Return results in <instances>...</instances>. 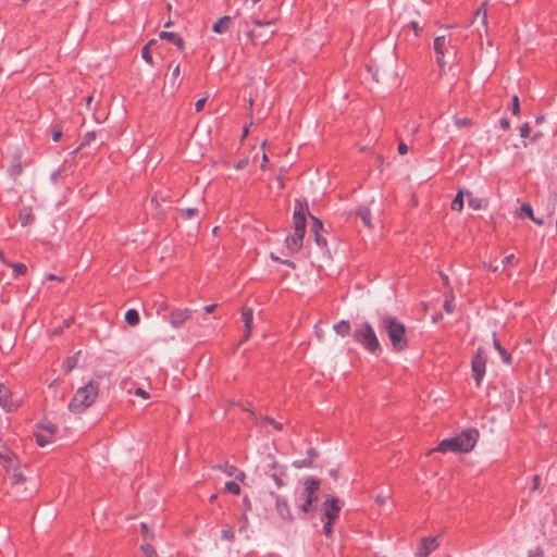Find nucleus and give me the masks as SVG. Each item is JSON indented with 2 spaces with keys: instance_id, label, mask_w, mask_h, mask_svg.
I'll list each match as a JSON object with an SVG mask.
<instances>
[{
  "instance_id": "nucleus-1",
  "label": "nucleus",
  "mask_w": 557,
  "mask_h": 557,
  "mask_svg": "<svg viewBox=\"0 0 557 557\" xmlns=\"http://www.w3.org/2000/svg\"><path fill=\"white\" fill-rule=\"evenodd\" d=\"M377 326L381 332L387 335L394 351L400 352L408 348L407 327L396 317L391 314L381 315Z\"/></svg>"
},
{
  "instance_id": "nucleus-2",
  "label": "nucleus",
  "mask_w": 557,
  "mask_h": 557,
  "mask_svg": "<svg viewBox=\"0 0 557 557\" xmlns=\"http://www.w3.org/2000/svg\"><path fill=\"white\" fill-rule=\"evenodd\" d=\"M309 214L308 206L299 199L295 200L294 206V234L285 239L286 247L290 252L298 251L302 246L306 232V216Z\"/></svg>"
},
{
  "instance_id": "nucleus-3",
  "label": "nucleus",
  "mask_w": 557,
  "mask_h": 557,
  "mask_svg": "<svg viewBox=\"0 0 557 557\" xmlns=\"http://www.w3.org/2000/svg\"><path fill=\"white\" fill-rule=\"evenodd\" d=\"M478 438V430L468 429L454 437L443 440L436 450L441 453H469L475 446Z\"/></svg>"
},
{
  "instance_id": "nucleus-4",
  "label": "nucleus",
  "mask_w": 557,
  "mask_h": 557,
  "mask_svg": "<svg viewBox=\"0 0 557 557\" xmlns=\"http://www.w3.org/2000/svg\"><path fill=\"white\" fill-rule=\"evenodd\" d=\"M99 383L89 381L86 385L79 387L71 401L69 403V410L73 413H82L89 408L98 397Z\"/></svg>"
},
{
  "instance_id": "nucleus-5",
  "label": "nucleus",
  "mask_w": 557,
  "mask_h": 557,
  "mask_svg": "<svg viewBox=\"0 0 557 557\" xmlns=\"http://www.w3.org/2000/svg\"><path fill=\"white\" fill-rule=\"evenodd\" d=\"M352 338L372 355H379L382 351L376 333L369 322L357 325L352 333Z\"/></svg>"
},
{
  "instance_id": "nucleus-6",
  "label": "nucleus",
  "mask_w": 557,
  "mask_h": 557,
  "mask_svg": "<svg viewBox=\"0 0 557 557\" xmlns=\"http://www.w3.org/2000/svg\"><path fill=\"white\" fill-rule=\"evenodd\" d=\"M321 481L315 478H308L304 482V490L297 498V507L304 512L308 513L314 510L313 502L318 499Z\"/></svg>"
},
{
  "instance_id": "nucleus-7",
  "label": "nucleus",
  "mask_w": 557,
  "mask_h": 557,
  "mask_svg": "<svg viewBox=\"0 0 557 557\" xmlns=\"http://www.w3.org/2000/svg\"><path fill=\"white\" fill-rule=\"evenodd\" d=\"M23 156L24 151L21 147H16L11 156L7 173L13 181H16L24 172Z\"/></svg>"
},
{
  "instance_id": "nucleus-8",
  "label": "nucleus",
  "mask_w": 557,
  "mask_h": 557,
  "mask_svg": "<svg viewBox=\"0 0 557 557\" xmlns=\"http://www.w3.org/2000/svg\"><path fill=\"white\" fill-rule=\"evenodd\" d=\"M486 367V357L481 348L478 349L472 359V373L476 385L479 386L484 377Z\"/></svg>"
},
{
  "instance_id": "nucleus-9",
  "label": "nucleus",
  "mask_w": 557,
  "mask_h": 557,
  "mask_svg": "<svg viewBox=\"0 0 557 557\" xmlns=\"http://www.w3.org/2000/svg\"><path fill=\"white\" fill-rule=\"evenodd\" d=\"M20 403L17 399L13 398V394L8 386L3 383H0V407L8 411H14L18 408Z\"/></svg>"
},
{
  "instance_id": "nucleus-10",
  "label": "nucleus",
  "mask_w": 557,
  "mask_h": 557,
  "mask_svg": "<svg viewBox=\"0 0 557 557\" xmlns=\"http://www.w3.org/2000/svg\"><path fill=\"white\" fill-rule=\"evenodd\" d=\"M154 539V534L148 529L145 522H141V553L146 557H158L157 550L147 542Z\"/></svg>"
},
{
  "instance_id": "nucleus-11",
  "label": "nucleus",
  "mask_w": 557,
  "mask_h": 557,
  "mask_svg": "<svg viewBox=\"0 0 557 557\" xmlns=\"http://www.w3.org/2000/svg\"><path fill=\"white\" fill-rule=\"evenodd\" d=\"M270 495L275 500V507H276V511H277V515L280 516V518L284 521L292 522L294 517L292 515V511H290L287 500L284 497H281L280 495H277L276 493H273V492H271Z\"/></svg>"
},
{
  "instance_id": "nucleus-12",
  "label": "nucleus",
  "mask_w": 557,
  "mask_h": 557,
  "mask_svg": "<svg viewBox=\"0 0 557 557\" xmlns=\"http://www.w3.org/2000/svg\"><path fill=\"white\" fill-rule=\"evenodd\" d=\"M324 517L329 521H335L341 511L339 499L336 497H327L323 503Z\"/></svg>"
},
{
  "instance_id": "nucleus-13",
  "label": "nucleus",
  "mask_w": 557,
  "mask_h": 557,
  "mask_svg": "<svg viewBox=\"0 0 557 557\" xmlns=\"http://www.w3.org/2000/svg\"><path fill=\"white\" fill-rule=\"evenodd\" d=\"M438 543L436 537H423L416 552L417 557H428L434 549H436Z\"/></svg>"
},
{
  "instance_id": "nucleus-14",
  "label": "nucleus",
  "mask_w": 557,
  "mask_h": 557,
  "mask_svg": "<svg viewBox=\"0 0 557 557\" xmlns=\"http://www.w3.org/2000/svg\"><path fill=\"white\" fill-rule=\"evenodd\" d=\"M191 315V310L188 308L185 309H174L170 314V323L173 327L182 326Z\"/></svg>"
},
{
  "instance_id": "nucleus-15",
  "label": "nucleus",
  "mask_w": 557,
  "mask_h": 557,
  "mask_svg": "<svg viewBox=\"0 0 557 557\" xmlns=\"http://www.w3.org/2000/svg\"><path fill=\"white\" fill-rule=\"evenodd\" d=\"M242 318L245 326L244 339H247L250 336L252 330V309L248 307L243 308Z\"/></svg>"
},
{
  "instance_id": "nucleus-16",
  "label": "nucleus",
  "mask_w": 557,
  "mask_h": 557,
  "mask_svg": "<svg viewBox=\"0 0 557 557\" xmlns=\"http://www.w3.org/2000/svg\"><path fill=\"white\" fill-rule=\"evenodd\" d=\"M35 220L32 207H23L18 211V221L23 227L32 224Z\"/></svg>"
},
{
  "instance_id": "nucleus-17",
  "label": "nucleus",
  "mask_w": 557,
  "mask_h": 557,
  "mask_svg": "<svg viewBox=\"0 0 557 557\" xmlns=\"http://www.w3.org/2000/svg\"><path fill=\"white\" fill-rule=\"evenodd\" d=\"M271 468L274 470V472L271 474V478L275 482L277 487H282L285 485V482L283 480V475L285 474V468L278 467L275 461H272Z\"/></svg>"
},
{
  "instance_id": "nucleus-18",
  "label": "nucleus",
  "mask_w": 557,
  "mask_h": 557,
  "mask_svg": "<svg viewBox=\"0 0 557 557\" xmlns=\"http://www.w3.org/2000/svg\"><path fill=\"white\" fill-rule=\"evenodd\" d=\"M219 469H221L227 476H234L238 481H243L245 478V473L233 465L226 463L224 466H220Z\"/></svg>"
},
{
  "instance_id": "nucleus-19",
  "label": "nucleus",
  "mask_w": 557,
  "mask_h": 557,
  "mask_svg": "<svg viewBox=\"0 0 557 557\" xmlns=\"http://www.w3.org/2000/svg\"><path fill=\"white\" fill-rule=\"evenodd\" d=\"M230 23H231V17L227 16V15H224V16L220 17L213 24L212 32H214L216 34H223V33H225L228 29Z\"/></svg>"
},
{
  "instance_id": "nucleus-20",
  "label": "nucleus",
  "mask_w": 557,
  "mask_h": 557,
  "mask_svg": "<svg viewBox=\"0 0 557 557\" xmlns=\"http://www.w3.org/2000/svg\"><path fill=\"white\" fill-rule=\"evenodd\" d=\"M12 487L16 490V494L20 493V486L28 481V479L18 470H14L11 475Z\"/></svg>"
},
{
  "instance_id": "nucleus-21",
  "label": "nucleus",
  "mask_w": 557,
  "mask_h": 557,
  "mask_svg": "<svg viewBox=\"0 0 557 557\" xmlns=\"http://www.w3.org/2000/svg\"><path fill=\"white\" fill-rule=\"evenodd\" d=\"M160 37L162 39H168L173 45H175L178 49H183V47H184L183 39L178 36V34H176L174 32H162L160 34Z\"/></svg>"
},
{
  "instance_id": "nucleus-22",
  "label": "nucleus",
  "mask_w": 557,
  "mask_h": 557,
  "mask_svg": "<svg viewBox=\"0 0 557 557\" xmlns=\"http://www.w3.org/2000/svg\"><path fill=\"white\" fill-rule=\"evenodd\" d=\"M493 345L495 349L499 352L502 360L510 364L511 363V356L508 354V351L500 345V343L496 338V333H493Z\"/></svg>"
},
{
  "instance_id": "nucleus-23",
  "label": "nucleus",
  "mask_w": 557,
  "mask_h": 557,
  "mask_svg": "<svg viewBox=\"0 0 557 557\" xmlns=\"http://www.w3.org/2000/svg\"><path fill=\"white\" fill-rule=\"evenodd\" d=\"M81 351H77L76 354H74L73 356H69L66 357L63 362H62V370L64 373H70L74 368H76L77 366V356L79 355Z\"/></svg>"
},
{
  "instance_id": "nucleus-24",
  "label": "nucleus",
  "mask_w": 557,
  "mask_h": 557,
  "mask_svg": "<svg viewBox=\"0 0 557 557\" xmlns=\"http://www.w3.org/2000/svg\"><path fill=\"white\" fill-rule=\"evenodd\" d=\"M333 329H334L335 333L341 336H346V335L350 334V331H351L350 324L346 320H342V321L335 323Z\"/></svg>"
},
{
  "instance_id": "nucleus-25",
  "label": "nucleus",
  "mask_w": 557,
  "mask_h": 557,
  "mask_svg": "<svg viewBox=\"0 0 557 557\" xmlns=\"http://www.w3.org/2000/svg\"><path fill=\"white\" fill-rule=\"evenodd\" d=\"M37 426L46 431L50 436H53L58 431V425L47 419H44L42 421L38 422Z\"/></svg>"
},
{
  "instance_id": "nucleus-26",
  "label": "nucleus",
  "mask_w": 557,
  "mask_h": 557,
  "mask_svg": "<svg viewBox=\"0 0 557 557\" xmlns=\"http://www.w3.org/2000/svg\"><path fill=\"white\" fill-rule=\"evenodd\" d=\"M356 214L361 219V221L363 222V224L367 227H369V228L372 227L371 212H370L369 208H367V207L359 208V210L356 212Z\"/></svg>"
},
{
  "instance_id": "nucleus-27",
  "label": "nucleus",
  "mask_w": 557,
  "mask_h": 557,
  "mask_svg": "<svg viewBox=\"0 0 557 557\" xmlns=\"http://www.w3.org/2000/svg\"><path fill=\"white\" fill-rule=\"evenodd\" d=\"M96 139V132L95 131H91V132H87L82 140H81V144L79 146L72 152L73 154H76L78 152V150L83 149L84 147L90 145L91 141H94Z\"/></svg>"
},
{
  "instance_id": "nucleus-28",
  "label": "nucleus",
  "mask_w": 557,
  "mask_h": 557,
  "mask_svg": "<svg viewBox=\"0 0 557 557\" xmlns=\"http://www.w3.org/2000/svg\"><path fill=\"white\" fill-rule=\"evenodd\" d=\"M125 322L131 326H135L139 323V312L132 308L128 309L125 313Z\"/></svg>"
},
{
  "instance_id": "nucleus-29",
  "label": "nucleus",
  "mask_w": 557,
  "mask_h": 557,
  "mask_svg": "<svg viewBox=\"0 0 557 557\" xmlns=\"http://www.w3.org/2000/svg\"><path fill=\"white\" fill-rule=\"evenodd\" d=\"M7 264L13 269L14 276L25 275L27 272V267L24 263L8 262Z\"/></svg>"
},
{
  "instance_id": "nucleus-30",
  "label": "nucleus",
  "mask_w": 557,
  "mask_h": 557,
  "mask_svg": "<svg viewBox=\"0 0 557 557\" xmlns=\"http://www.w3.org/2000/svg\"><path fill=\"white\" fill-rule=\"evenodd\" d=\"M463 191L459 190L458 194L455 196V198L451 201V209L454 211H461L463 208Z\"/></svg>"
},
{
  "instance_id": "nucleus-31",
  "label": "nucleus",
  "mask_w": 557,
  "mask_h": 557,
  "mask_svg": "<svg viewBox=\"0 0 557 557\" xmlns=\"http://www.w3.org/2000/svg\"><path fill=\"white\" fill-rule=\"evenodd\" d=\"M34 436H35V441H36L37 445L40 447L47 446L51 442V437H52L49 434H42L39 432H35Z\"/></svg>"
},
{
  "instance_id": "nucleus-32",
  "label": "nucleus",
  "mask_w": 557,
  "mask_h": 557,
  "mask_svg": "<svg viewBox=\"0 0 557 557\" xmlns=\"http://www.w3.org/2000/svg\"><path fill=\"white\" fill-rule=\"evenodd\" d=\"M446 45V38L444 36L436 37L434 39V50L436 54L444 55V47Z\"/></svg>"
},
{
  "instance_id": "nucleus-33",
  "label": "nucleus",
  "mask_w": 557,
  "mask_h": 557,
  "mask_svg": "<svg viewBox=\"0 0 557 557\" xmlns=\"http://www.w3.org/2000/svg\"><path fill=\"white\" fill-rule=\"evenodd\" d=\"M475 17H481V22L483 26H486L487 24V10H486V2H483L481 7L475 12Z\"/></svg>"
},
{
  "instance_id": "nucleus-34",
  "label": "nucleus",
  "mask_w": 557,
  "mask_h": 557,
  "mask_svg": "<svg viewBox=\"0 0 557 557\" xmlns=\"http://www.w3.org/2000/svg\"><path fill=\"white\" fill-rule=\"evenodd\" d=\"M466 195L468 197V205H469L470 208H472L474 210L481 209V205H482V200L481 199L471 197V193L470 191H467Z\"/></svg>"
},
{
  "instance_id": "nucleus-35",
  "label": "nucleus",
  "mask_w": 557,
  "mask_h": 557,
  "mask_svg": "<svg viewBox=\"0 0 557 557\" xmlns=\"http://www.w3.org/2000/svg\"><path fill=\"white\" fill-rule=\"evenodd\" d=\"M293 467L296 469L310 468L312 466L311 458H305L293 461Z\"/></svg>"
},
{
  "instance_id": "nucleus-36",
  "label": "nucleus",
  "mask_w": 557,
  "mask_h": 557,
  "mask_svg": "<svg viewBox=\"0 0 557 557\" xmlns=\"http://www.w3.org/2000/svg\"><path fill=\"white\" fill-rule=\"evenodd\" d=\"M225 490L234 495H238L240 493L239 485L233 481H228L225 483Z\"/></svg>"
},
{
  "instance_id": "nucleus-37",
  "label": "nucleus",
  "mask_w": 557,
  "mask_h": 557,
  "mask_svg": "<svg viewBox=\"0 0 557 557\" xmlns=\"http://www.w3.org/2000/svg\"><path fill=\"white\" fill-rule=\"evenodd\" d=\"M310 218H311V231H312V233L313 234L320 233V231L323 228L322 222L319 219H317V218H314L312 215H310Z\"/></svg>"
},
{
  "instance_id": "nucleus-38",
  "label": "nucleus",
  "mask_w": 557,
  "mask_h": 557,
  "mask_svg": "<svg viewBox=\"0 0 557 557\" xmlns=\"http://www.w3.org/2000/svg\"><path fill=\"white\" fill-rule=\"evenodd\" d=\"M62 127L60 125H53L51 134L52 140L58 143L62 138Z\"/></svg>"
},
{
  "instance_id": "nucleus-39",
  "label": "nucleus",
  "mask_w": 557,
  "mask_h": 557,
  "mask_svg": "<svg viewBox=\"0 0 557 557\" xmlns=\"http://www.w3.org/2000/svg\"><path fill=\"white\" fill-rule=\"evenodd\" d=\"M511 112L516 116L520 114V102L519 97L517 95H515L511 100Z\"/></svg>"
},
{
  "instance_id": "nucleus-40",
  "label": "nucleus",
  "mask_w": 557,
  "mask_h": 557,
  "mask_svg": "<svg viewBox=\"0 0 557 557\" xmlns=\"http://www.w3.org/2000/svg\"><path fill=\"white\" fill-rule=\"evenodd\" d=\"M472 124V121L467 117H455V125L458 128L470 126Z\"/></svg>"
},
{
  "instance_id": "nucleus-41",
  "label": "nucleus",
  "mask_w": 557,
  "mask_h": 557,
  "mask_svg": "<svg viewBox=\"0 0 557 557\" xmlns=\"http://www.w3.org/2000/svg\"><path fill=\"white\" fill-rule=\"evenodd\" d=\"M221 536L223 540L233 541L234 540V530L231 527L223 529L221 532Z\"/></svg>"
},
{
  "instance_id": "nucleus-42",
  "label": "nucleus",
  "mask_w": 557,
  "mask_h": 557,
  "mask_svg": "<svg viewBox=\"0 0 557 557\" xmlns=\"http://www.w3.org/2000/svg\"><path fill=\"white\" fill-rule=\"evenodd\" d=\"M181 212H182L183 218L191 219L193 216L198 214V209H196V208L182 209Z\"/></svg>"
},
{
  "instance_id": "nucleus-43",
  "label": "nucleus",
  "mask_w": 557,
  "mask_h": 557,
  "mask_svg": "<svg viewBox=\"0 0 557 557\" xmlns=\"http://www.w3.org/2000/svg\"><path fill=\"white\" fill-rule=\"evenodd\" d=\"M141 59L145 60L147 63H152V57L149 52L148 45L141 48Z\"/></svg>"
},
{
  "instance_id": "nucleus-44",
  "label": "nucleus",
  "mask_w": 557,
  "mask_h": 557,
  "mask_svg": "<svg viewBox=\"0 0 557 557\" xmlns=\"http://www.w3.org/2000/svg\"><path fill=\"white\" fill-rule=\"evenodd\" d=\"M521 213L530 219H533V209L529 203H523L520 208Z\"/></svg>"
},
{
  "instance_id": "nucleus-45",
  "label": "nucleus",
  "mask_w": 557,
  "mask_h": 557,
  "mask_svg": "<svg viewBox=\"0 0 557 557\" xmlns=\"http://www.w3.org/2000/svg\"><path fill=\"white\" fill-rule=\"evenodd\" d=\"M62 174V169H57L50 174V181L52 184L57 185L59 183L60 176Z\"/></svg>"
},
{
  "instance_id": "nucleus-46",
  "label": "nucleus",
  "mask_w": 557,
  "mask_h": 557,
  "mask_svg": "<svg viewBox=\"0 0 557 557\" xmlns=\"http://www.w3.org/2000/svg\"><path fill=\"white\" fill-rule=\"evenodd\" d=\"M262 421H263V422H267V423H269V424H272V425H273L276 430H278V431H280V430H282V428H283L282 423L276 422V421H275L273 418H271V417H264V418L262 419Z\"/></svg>"
},
{
  "instance_id": "nucleus-47",
  "label": "nucleus",
  "mask_w": 557,
  "mask_h": 557,
  "mask_svg": "<svg viewBox=\"0 0 557 557\" xmlns=\"http://www.w3.org/2000/svg\"><path fill=\"white\" fill-rule=\"evenodd\" d=\"M314 239L317 245L320 246L321 248L326 247V239L320 233L314 234Z\"/></svg>"
},
{
  "instance_id": "nucleus-48",
  "label": "nucleus",
  "mask_w": 557,
  "mask_h": 557,
  "mask_svg": "<svg viewBox=\"0 0 557 557\" xmlns=\"http://www.w3.org/2000/svg\"><path fill=\"white\" fill-rule=\"evenodd\" d=\"M334 521H329L326 520V522L324 523L323 525V533L325 536H331L332 535V525H333Z\"/></svg>"
},
{
  "instance_id": "nucleus-49",
  "label": "nucleus",
  "mask_w": 557,
  "mask_h": 557,
  "mask_svg": "<svg viewBox=\"0 0 557 557\" xmlns=\"http://www.w3.org/2000/svg\"><path fill=\"white\" fill-rule=\"evenodd\" d=\"M519 131H520V136H521L522 138L528 137V136L530 135V131H531L529 123H524V124L520 127V129H519Z\"/></svg>"
},
{
  "instance_id": "nucleus-50",
  "label": "nucleus",
  "mask_w": 557,
  "mask_h": 557,
  "mask_svg": "<svg viewBox=\"0 0 557 557\" xmlns=\"http://www.w3.org/2000/svg\"><path fill=\"white\" fill-rule=\"evenodd\" d=\"M206 101H207V98L198 99L197 102L195 103V110L197 112L201 111L203 109Z\"/></svg>"
},
{
  "instance_id": "nucleus-51",
  "label": "nucleus",
  "mask_w": 557,
  "mask_h": 557,
  "mask_svg": "<svg viewBox=\"0 0 557 557\" xmlns=\"http://www.w3.org/2000/svg\"><path fill=\"white\" fill-rule=\"evenodd\" d=\"M499 125H500V127H502L504 131H507V129H509V128H510V122H509V120H508V119H506V117H503V119H500V120H499Z\"/></svg>"
},
{
  "instance_id": "nucleus-52",
  "label": "nucleus",
  "mask_w": 557,
  "mask_h": 557,
  "mask_svg": "<svg viewBox=\"0 0 557 557\" xmlns=\"http://www.w3.org/2000/svg\"><path fill=\"white\" fill-rule=\"evenodd\" d=\"M398 152L400 154H406L408 152V146L405 143H399Z\"/></svg>"
},
{
  "instance_id": "nucleus-53",
  "label": "nucleus",
  "mask_w": 557,
  "mask_h": 557,
  "mask_svg": "<svg viewBox=\"0 0 557 557\" xmlns=\"http://www.w3.org/2000/svg\"><path fill=\"white\" fill-rule=\"evenodd\" d=\"M453 301L451 300H446L444 302V310L447 312V313H450L453 311Z\"/></svg>"
},
{
  "instance_id": "nucleus-54",
  "label": "nucleus",
  "mask_w": 557,
  "mask_h": 557,
  "mask_svg": "<svg viewBox=\"0 0 557 557\" xmlns=\"http://www.w3.org/2000/svg\"><path fill=\"white\" fill-rule=\"evenodd\" d=\"M247 164H248V160H246V159L239 160V161L235 164V169H236V170H242V169H244Z\"/></svg>"
},
{
  "instance_id": "nucleus-55",
  "label": "nucleus",
  "mask_w": 557,
  "mask_h": 557,
  "mask_svg": "<svg viewBox=\"0 0 557 557\" xmlns=\"http://www.w3.org/2000/svg\"><path fill=\"white\" fill-rule=\"evenodd\" d=\"M318 456V451L314 448H309L307 450V458H311V461H313V458Z\"/></svg>"
},
{
  "instance_id": "nucleus-56",
  "label": "nucleus",
  "mask_w": 557,
  "mask_h": 557,
  "mask_svg": "<svg viewBox=\"0 0 557 557\" xmlns=\"http://www.w3.org/2000/svg\"><path fill=\"white\" fill-rule=\"evenodd\" d=\"M513 258H515V256H513V255L506 256V257L504 258V260L502 261V263H503L504 265L510 264V263L512 262Z\"/></svg>"
},
{
  "instance_id": "nucleus-57",
  "label": "nucleus",
  "mask_w": 557,
  "mask_h": 557,
  "mask_svg": "<svg viewBox=\"0 0 557 557\" xmlns=\"http://www.w3.org/2000/svg\"><path fill=\"white\" fill-rule=\"evenodd\" d=\"M85 101H86V108L89 110L91 108L90 106L94 101V97L91 95H89L86 97Z\"/></svg>"
},
{
  "instance_id": "nucleus-58",
  "label": "nucleus",
  "mask_w": 557,
  "mask_h": 557,
  "mask_svg": "<svg viewBox=\"0 0 557 557\" xmlns=\"http://www.w3.org/2000/svg\"><path fill=\"white\" fill-rule=\"evenodd\" d=\"M443 58H444V55H440V54H437V58H436V62H437L438 66L442 69L445 66Z\"/></svg>"
},
{
  "instance_id": "nucleus-59",
  "label": "nucleus",
  "mask_w": 557,
  "mask_h": 557,
  "mask_svg": "<svg viewBox=\"0 0 557 557\" xmlns=\"http://www.w3.org/2000/svg\"><path fill=\"white\" fill-rule=\"evenodd\" d=\"M539 484H540V476L539 475H534L532 490H536Z\"/></svg>"
},
{
  "instance_id": "nucleus-60",
  "label": "nucleus",
  "mask_w": 557,
  "mask_h": 557,
  "mask_svg": "<svg viewBox=\"0 0 557 557\" xmlns=\"http://www.w3.org/2000/svg\"><path fill=\"white\" fill-rule=\"evenodd\" d=\"M104 109H106V107H95V111L101 112L100 116H103V119H107V115H103V113H107Z\"/></svg>"
},
{
  "instance_id": "nucleus-61",
  "label": "nucleus",
  "mask_w": 557,
  "mask_h": 557,
  "mask_svg": "<svg viewBox=\"0 0 557 557\" xmlns=\"http://www.w3.org/2000/svg\"><path fill=\"white\" fill-rule=\"evenodd\" d=\"M104 109H106V107H95V111L101 112L100 116H103V119H107V115H103V113H107Z\"/></svg>"
},
{
  "instance_id": "nucleus-62",
  "label": "nucleus",
  "mask_w": 557,
  "mask_h": 557,
  "mask_svg": "<svg viewBox=\"0 0 557 557\" xmlns=\"http://www.w3.org/2000/svg\"><path fill=\"white\" fill-rule=\"evenodd\" d=\"M410 25H411L412 29L414 30V34L418 35V33L420 30V27H419L418 23L417 22H411Z\"/></svg>"
},
{
  "instance_id": "nucleus-63",
  "label": "nucleus",
  "mask_w": 557,
  "mask_h": 557,
  "mask_svg": "<svg viewBox=\"0 0 557 557\" xmlns=\"http://www.w3.org/2000/svg\"><path fill=\"white\" fill-rule=\"evenodd\" d=\"M375 499H376L377 503L384 504L386 502V496L380 494V495L376 496Z\"/></svg>"
},
{
  "instance_id": "nucleus-64",
  "label": "nucleus",
  "mask_w": 557,
  "mask_h": 557,
  "mask_svg": "<svg viewBox=\"0 0 557 557\" xmlns=\"http://www.w3.org/2000/svg\"><path fill=\"white\" fill-rule=\"evenodd\" d=\"M215 307H216L215 305H208V306H206L205 307L206 313H211L214 310Z\"/></svg>"
}]
</instances>
